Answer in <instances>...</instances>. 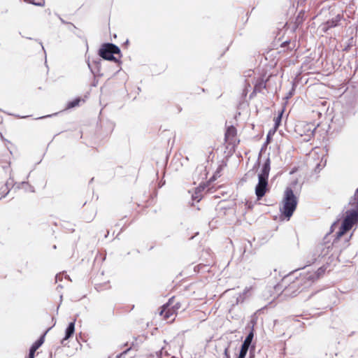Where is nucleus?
Here are the masks:
<instances>
[{"label":"nucleus","mask_w":358,"mask_h":358,"mask_svg":"<svg viewBox=\"0 0 358 358\" xmlns=\"http://www.w3.org/2000/svg\"><path fill=\"white\" fill-rule=\"evenodd\" d=\"M298 203V199L294 195L293 190L287 187L284 194L282 201V207L280 208L281 217L289 220L295 211Z\"/></svg>","instance_id":"obj_1"},{"label":"nucleus","mask_w":358,"mask_h":358,"mask_svg":"<svg viewBox=\"0 0 358 358\" xmlns=\"http://www.w3.org/2000/svg\"><path fill=\"white\" fill-rule=\"evenodd\" d=\"M316 126L313 122H301L295 127L296 132L303 138V141H309L314 136Z\"/></svg>","instance_id":"obj_2"},{"label":"nucleus","mask_w":358,"mask_h":358,"mask_svg":"<svg viewBox=\"0 0 358 358\" xmlns=\"http://www.w3.org/2000/svg\"><path fill=\"white\" fill-rule=\"evenodd\" d=\"M224 141L226 148L224 152L229 155L235 151L236 143L239 142L236 138V129L234 126L227 127L224 135Z\"/></svg>","instance_id":"obj_3"},{"label":"nucleus","mask_w":358,"mask_h":358,"mask_svg":"<svg viewBox=\"0 0 358 358\" xmlns=\"http://www.w3.org/2000/svg\"><path fill=\"white\" fill-rule=\"evenodd\" d=\"M120 49L113 43H107L101 45L99 50V55L101 57L108 61L117 62V59L115 55H120Z\"/></svg>","instance_id":"obj_4"},{"label":"nucleus","mask_w":358,"mask_h":358,"mask_svg":"<svg viewBox=\"0 0 358 358\" xmlns=\"http://www.w3.org/2000/svg\"><path fill=\"white\" fill-rule=\"evenodd\" d=\"M350 203L355 206L357 210H348L346 212V216L342 223L345 230L351 229L353 225L358 221V201L355 199V194Z\"/></svg>","instance_id":"obj_5"},{"label":"nucleus","mask_w":358,"mask_h":358,"mask_svg":"<svg viewBox=\"0 0 358 358\" xmlns=\"http://www.w3.org/2000/svg\"><path fill=\"white\" fill-rule=\"evenodd\" d=\"M268 191V178L259 176V182L255 187V194L257 199H261Z\"/></svg>","instance_id":"obj_6"},{"label":"nucleus","mask_w":358,"mask_h":358,"mask_svg":"<svg viewBox=\"0 0 358 358\" xmlns=\"http://www.w3.org/2000/svg\"><path fill=\"white\" fill-rule=\"evenodd\" d=\"M216 211L220 217H223L225 215H233L234 214V209L224 201L219 203L216 207Z\"/></svg>","instance_id":"obj_7"},{"label":"nucleus","mask_w":358,"mask_h":358,"mask_svg":"<svg viewBox=\"0 0 358 358\" xmlns=\"http://www.w3.org/2000/svg\"><path fill=\"white\" fill-rule=\"evenodd\" d=\"M173 299H170L169 301L162 306V310L160 311V315L164 316L166 320L169 319L172 317L175 313V309H173L171 306L172 305Z\"/></svg>","instance_id":"obj_8"},{"label":"nucleus","mask_w":358,"mask_h":358,"mask_svg":"<svg viewBox=\"0 0 358 358\" xmlns=\"http://www.w3.org/2000/svg\"><path fill=\"white\" fill-rule=\"evenodd\" d=\"M44 336L43 334L36 341H35L31 348H29L28 358H35V352L36 351L43 345L44 343Z\"/></svg>","instance_id":"obj_9"},{"label":"nucleus","mask_w":358,"mask_h":358,"mask_svg":"<svg viewBox=\"0 0 358 358\" xmlns=\"http://www.w3.org/2000/svg\"><path fill=\"white\" fill-rule=\"evenodd\" d=\"M74 331H75V322H71L69 324L67 328L66 329L65 336L61 341V343L63 345H66L65 341L73 336V334H74Z\"/></svg>","instance_id":"obj_10"},{"label":"nucleus","mask_w":358,"mask_h":358,"mask_svg":"<svg viewBox=\"0 0 358 358\" xmlns=\"http://www.w3.org/2000/svg\"><path fill=\"white\" fill-rule=\"evenodd\" d=\"M282 115V111L278 113V116H276L273 118V121H274L273 129L269 131L268 134V138H269L270 135L274 134L275 132L278 129L279 126L280 125Z\"/></svg>","instance_id":"obj_11"},{"label":"nucleus","mask_w":358,"mask_h":358,"mask_svg":"<svg viewBox=\"0 0 358 358\" xmlns=\"http://www.w3.org/2000/svg\"><path fill=\"white\" fill-rule=\"evenodd\" d=\"M270 171V162L269 159H268L264 164L263 165L262 173L259 175V176H262L266 178H268Z\"/></svg>","instance_id":"obj_12"},{"label":"nucleus","mask_w":358,"mask_h":358,"mask_svg":"<svg viewBox=\"0 0 358 358\" xmlns=\"http://www.w3.org/2000/svg\"><path fill=\"white\" fill-rule=\"evenodd\" d=\"M317 271H318V273H313L308 274L306 278L310 281H314L315 280H317L319 278V274L321 272H323L324 271L322 270V268H320Z\"/></svg>","instance_id":"obj_13"},{"label":"nucleus","mask_w":358,"mask_h":358,"mask_svg":"<svg viewBox=\"0 0 358 358\" xmlns=\"http://www.w3.org/2000/svg\"><path fill=\"white\" fill-rule=\"evenodd\" d=\"M246 355V338L242 341L240 354L237 358H245Z\"/></svg>","instance_id":"obj_14"},{"label":"nucleus","mask_w":358,"mask_h":358,"mask_svg":"<svg viewBox=\"0 0 358 358\" xmlns=\"http://www.w3.org/2000/svg\"><path fill=\"white\" fill-rule=\"evenodd\" d=\"M80 101H81V99L80 98H76L74 100H73L71 101H69L67 103V107L66 108H74L76 106H78Z\"/></svg>","instance_id":"obj_15"},{"label":"nucleus","mask_w":358,"mask_h":358,"mask_svg":"<svg viewBox=\"0 0 358 358\" xmlns=\"http://www.w3.org/2000/svg\"><path fill=\"white\" fill-rule=\"evenodd\" d=\"M348 230H345L344 225H341L339 231L336 233V238L339 239L342 237Z\"/></svg>","instance_id":"obj_16"},{"label":"nucleus","mask_w":358,"mask_h":358,"mask_svg":"<svg viewBox=\"0 0 358 358\" xmlns=\"http://www.w3.org/2000/svg\"><path fill=\"white\" fill-rule=\"evenodd\" d=\"M266 87V85L264 81L262 80L258 84H256L255 86V91H260L262 88Z\"/></svg>","instance_id":"obj_17"},{"label":"nucleus","mask_w":358,"mask_h":358,"mask_svg":"<svg viewBox=\"0 0 358 358\" xmlns=\"http://www.w3.org/2000/svg\"><path fill=\"white\" fill-rule=\"evenodd\" d=\"M338 20H331L327 22V29L334 27L337 25Z\"/></svg>","instance_id":"obj_18"},{"label":"nucleus","mask_w":358,"mask_h":358,"mask_svg":"<svg viewBox=\"0 0 358 358\" xmlns=\"http://www.w3.org/2000/svg\"><path fill=\"white\" fill-rule=\"evenodd\" d=\"M252 338H253V333L252 332H250L249 334H248V350L250 347V344H251Z\"/></svg>","instance_id":"obj_19"},{"label":"nucleus","mask_w":358,"mask_h":358,"mask_svg":"<svg viewBox=\"0 0 358 358\" xmlns=\"http://www.w3.org/2000/svg\"><path fill=\"white\" fill-rule=\"evenodd\" d=\"M171 299H173V302H172V305L171 306V307L173 309H175V310L176 311V310H178L180 308V304H179V303H176V304H174V298L172 297Z\"/></svg>","instance_id":"obj_20"},{"label":"nucleus","mask_w":358,"mask_h":358,"mask_svg":"<svg viewBox=\"0 0 358 358\" xmlns=\"http://www.w3.org/2000/svg\"><path fill=\"white\" fill-rule=\"evenodd\" d=\"M245 108V103L244 102H241L239 103L238 106V115H241V110L242 109H244Z\"/></svg>","instance_id":"obj_21"},{"label":"nucleus","mask_w":358,"mask_h":358,"mask_svg":"<svg viewBox=\"0 0 358 358\" xmlns=\"http://www.w3.org/2000/svg\"><path fill=\"white\" fill-rule=\"evenodd\" d=\"M224 358H229V355L228 354V349L227 348L224 349Z\"/></svg>","instance_id":"obj_22"},{"label":"nucleus","mask_w":358,"mask_h":358,"mask_svg":"<svg viewBox=\"0 0 358 358\" xmlns=\"http://www.w3.org/2000/svg\"><path fill=\"white\" fill-rule=\"evenodd\" d=\"M253 349H254V347H253V346H252V347H251V348H250V358H255V355H254V354L252 353V350H253Z\"/></svg>","instance_id":"obj_23"},{"label":"nucleus","mask_w":358,"mask_h":358,"mask_svg":"<svg viewBox=\"0 0 358 358\" xmlns=\"http://www.w3.org/2000/svg\"><path fill=\"white\" fill-rule=\"evenodd\" d=\"M192 197H193L194 199H196L197 201L200 200V197L197 195L196 192L195 193V195L192 196Z\"/></svg>","instance_id":"obj_24"},{"label":"nucleus","mask_w":358,"mask_h":358,"mask_svg":"<svg viewBox=\"0 0 358 358\" xmlns=\"http://www.w3.org/2000/svg\"><path fill=\"white\" fill-rule=\"evenodd\" d=\"M289 43V41H285L284 43H282L281 46L285 47Z\"/></svg>","instance_id":"obj_25"},{"label":"nucleus","mask_w":358,"mask_h":358,"mask_svg":"<svg viewBox=\"0 0 358 358\" xmlns=\"http://www.w3.org/2000/svg\"><path fill=\"white\" fill-rule=\"evenodd\" d=\"M246 88L245 87L243 90V96H246Z\"/></svg>","instance_id":"obj_26"},{"label":"nucleus","mask_w":358,"mask_h":358,"mask_svg":"<svg viewBox=\"0 0 358 358\" xmlns=\"http://www.w3.org/2000/svg\"><path fill=\"white\" fill-rule=\"evenodd\" d=\"M69 24L71 25L73 28H76V26L73 24L69 22Z\"/></svg>","instance_id":"obj_27"},{"label":"nucleus","mask_w":358,"mask_h":358,"mask_svg":"<svg viewBox=\"0 0 358 358\" xmlns=\"http://www.w3.org/2000/svg\"><path fill=\"white\" fill-rule=\"evenodd\" d=\"M69 24L71 25L73 28H76V26L73 24L69 22Z\"/></svg>","instance_id":"obj_28"},{"label":"nucleus","mask_w":358,"mask_h":358,"mask_svg":"<svg viewBox=\"0 0 358 358\" xmlns=\"http://www.w3.org/2000/svg\"><path fill=\"white\" fill-rule=\"evenodd\" d=\"M69 24L71 25L73 28H76V26L73 24L69 22Z\"/></svg>","instance_id":"obj_29"},{"label":"nucleus","mask_w":358,"mask_h":358,"mask_svg":"<svg viewBox=\"0 0 358 358\" xmlns=\"http://www.w3.org/2000/svg\"><path fill=\"white\" fill-rule=\"evenodd\" d=\"M69 24L71 25L73 28H76V26L73 24L69 22Z\"/></svg>","instance_id":"obj_30"},{"label":"nucleus","mask_w":358,"mask_h":358,"mask_svg":"<svg viewBox=\"0 0 358 358\" xmlns=\"http://www.w3.org/2000/svg\"><path fill=\"white\" fill-rule=\"evenodd\" d=\"M69 24L71 25L73 28H76V26L73 24L69 22Z\"/></svg>","instance_id":"obj_31"},{"label":"nucleus","mask_w":358,"mask_h":358,"mask_svg":"<svg viewBox=\"0 0 358 358\" xmlns=\"http://www.w3.org/2000/svg\"><path fill=\"white\" fill-rule=\"evenodd\" d=\"M69 24L71 25L73 28H76V26L73 24L69 22Z\"/></svg>","instance_id":"obj_32"},{"label":"nucleus","mask_w":358,"mask_h":358,"mask_svg":"<svg viewBox=\"0 0 358 358\" xmlns=\"http://www.w3.org/2000/svg\"><path fill=\"white\" fill-rule=\"evenodd\" d=\"M50 115H47V117H49ZM44 117H46V116H43V117H39L38 119H42V118H44Z\"/></svg>","instance_id":"obj_33"},{"label":"nucleus","mask_w":358,"mask_h":358,"mask_svg":"<svg viewBox=\"0 0 358 358\" xmlns=\"http://www.w3.org/2000/svg\"><path fill=\"white\" fill-rule=\"evenodd\" d=\"M60 20H61V21H62V23H64V24L66 23V22L64 20H62V18H61Z\"/></svg>","instance_id":"obj_34"},{"label":"nucleus","mask_w":358,"mask_h":358,"mask_svg":"<svg viewBox=\"0 0 358 358\" xmlns=\"http://www.w3.org/2000/svg\"><path fill=\"white\" fill-rule=\"evenodd\" d=\"M240 184L243 185V182L241 181Z\"/></svg>","instance_id":"obj_35"},{"label":"nucleus","mask_w":358,"mask_h":358,"mask_svg":"<svg viewBox=\"0 0 358 358\" xmlns=\"http://www.w3.org/2000/svg\"><path fill=\"white\" fill-rule=\"evenodd\" d=\"M157 358H159V357H157Z\"/></svg>","instance_id":"obj_36"}]
</instances>
